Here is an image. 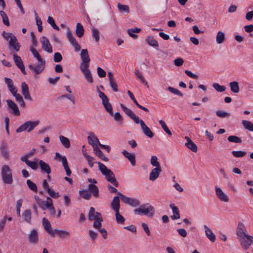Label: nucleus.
Segmentation results:
<instances>
[{
    "label": "nucleus",
    "mask_w": 253,
    "mask_h": 253,
    "mask_svg": "<svg viewBox=\"0 0 253 253\" xmlns=\"http://www.w3.org/2000/svg\"><path fill=\"white\" fill-rule=\"evenodd\" d=\"M242 124L245 129L250 131H253V124L251 122L247 120H243L242 121Z\"/></svg>",
    "instance_id": "obj_37"
},
{
    "label": "nucleus",
    "mask_w": 253,
    "mask_h": 253,
    "mask_svg": "<svg viewBox=\"0 0 253 253\" xmlns=\"http://www.w3.org/2000/svg\"><path fill=\"white\" fill-rule=\"evenodd\" d=\"M232 155L237 158H242L246 155V152L243 151H233Z\"/></svg>",
    "instance_id": "obj_56"
},
{
    "label": "nucleus",
    "mask_w": 253,
    "mask_h": 253,
    "mask_svg": "<svg viewBox=\"0 0 253 253\" xmlns=\"http://www.w3.org/2000/svg\"><path fill=\"white\" fill-rule=\"evenodd\" d=\"M169 206L173 212V215L170 216V218L172 220L179 219L180 218V214L178 208L175 206L174 204H171Z\"/></svg>",
    "instance_id": "obj_26"
},
{
    "label": "nucleus",
    "mask_w": 253,
    "mask_h": 253,
    "mask_svg": "<svg viewBox=\"0 0 253 253\" xmlns=\"http://www.w3.org/2000/svg\"><path fill=\"white\" fill-rule=\"evenodd\" d=\"M236 234L238 239L244 237L245 235H248V234H247V230L243 223H239L238 224L236 230Z\"/></svg>",
    "instance_id": "obj_18"
},
{
    "label": "nucleus",
    "mask_w": 253,
    "mask_h": 253,
    "mask_svg": "<svg viewBox=\"0 0 253 253\" xmlns=\"http://www.w3.org/2000/svg\"><path fill=\"white\" fill-rule=\"evenodd\" d=\"M42 225L45 230L48 234H49L52 236H54L55 235V232H54V230L50 229L51 225L49 221L45 217L42 218Z\"/></svg>",
    "instance_id": "obj_19"
},
{
    "label": "nucleus",
    "mask_w": 253,
    "mask_h": 253,
    "mask_svg": "<svg viewBox=\"0 0 253 253\" xmlns=\"http://www.w3.org/2000/svg\"><path fill=\"white\" fill-rule=\"evenodd\" d=\"M230 87L232 92L234 93H238L239 92V86L238 83L236 81H233L230 83Z\"/></svg>",
    "instance_id": "obj_38"
},
{
    "label": "nucleus",
    "mask_w": 253,
    "mask_h": 253,
    "mask_svg": "<svg viewBox=\"0 0 253 253\" xmlns=\"http://www.w3.org/2000/svg\"><path fill=\"white\" fill-rule=\"evenodd\" d=\"M215 191L216 196L221 201L225 203H227L229 201L228 196L223 192L220 188L215 186Z\"/></svg>",
    "instance_id": "obj_12"
},
{
    "label": "nucleus",
    "mask_w": 253,
    "mask_h": 253,
    "mask_svg": "<svg viewBox=\"0 0 253 253\" xmlns=\"http://www.w3.org/2000/svg\"><path fill=\"white\" fill-rule=\"evenodd\" d=\"M115 120L118 122L119 125H121L123 122V119L119 112H116L113 115Z\"/></svg>",
    "instance_id": "obj_51"
},
{
    "label": "nucleus",
    "mask_w": 253,
    "mask_h": 253,
    "mask_svg": "<svg viewBox=\"0 0 253 253\" xmlns=\"http://www.w3.org/2000/svg\"><path fill=\"white\" fill-rule=\"evenodd\" d=\"M140 30L141 29L140 28L136 27L134 28L128 29L126 32L130 37L135 39L137 38L138 36L134 34V33H138L140 31Z\"/></svg>",
    "instance_id": "obj_35"
},
{
    "label": "nucleus",
    "mask_w": 253,
    "mask_h": 253,
    "mask_svg": "<svg viewBox=\"0 0 253 253\" xmlns=\"http://www.w3.org/2000/svg\"><path fill=\"white\" fill-rule=\"evenodd\" d=\"M26 183L28 188L32 191L36 192H37L38 188L36 184L33 182L31 180L28 179Z\"/></svg>",
    "instance_id": "obj_44"
},
{
    "label": "nucleus",
    "mask_w": 253,
    "mask_h": 253,
    "mask_svg": "<svg viewBox=\"0 0 253 253\" xmlns=\"http://www.w3.org/2000/svg\"><path fill=\"white\" fill-rule=\"evenodd\" d=\"M30 51L33 53V56L37 58L38 61H42V60L43 59L41 58L40 54L36 48H35L33 46H31Z\"/></svg>",
    "instance_id": "obj_46"
},
{
    "label": "nucleus",
    "mask_w": 253,
    "mask_h": 253,
    "mask_svg": "<svg viewBox=\"0 0 253 253\" xmlns=\"http://www.w3.org/2000/svg\"><path fill=\"white\" fill-rule=\"evenodd\" d=\"M185 139L186 140L187 142L185 143V146L194 152L197 151V146L192 141V140L188 136H185Z\"/></svg>",
    "instance_id": "obj_20"
},
{
    "label": "nucleus",
    "mask_w": 253,
    "mask_h": 253,
    "mask_svg": "<svg viewBox=\"0 0 253 253\" xmlns=\"http://www.w3.org/2000/svg\"><path fill=\"white\" fill-rule=\"evenodd\" d=\"M8 44L10 48L13 50V52H14V50L17 52L20 49V45L18 42L16 37L13 34H11V39L9 41Z\"/></svg>",
    "instance_id": "obj_10"
},
{
    "label": "nucleus",
    "mask_w": 253,
    "mask_h": 253,
    "mask_svg": "<svg viewBox=\"0 0 253 253\" xmlns=\"http://www.w3.org/2000/svg\"><path fill=\"white\" fill-rule=\"evenodd\" d=\"M22 217L24 221L28 223H31L32 218V212L31 210H25L22 213Z\"/></svg>",
    "instance_id": "obj_28"
},
{
    "label": "nucleus",
    "mask_w": 253,
    "mask_h": 253,
    "mask_svg": "<svg viewBox=\"0 0 253 253\" xmlns=\"http://www.w3.org/2000/svg\"><path fill=\"white\" fill-rule=\"evenodd\" d=\"M116 220L117 223L123 224L125 221V218L120 214L119 211H115Z\"/></svg>",
    "instance_id": "obj_49"
},
{
    "label": "nucleus",
    "mask_w": 253,
    "mask_h": 253,
    "mask_svg": "<svg viewBox=\"0 0 253 253\" xmlns=\"http://www.w3.org/2000/svg\"><path fill=\"white\" fill-rule=\"evenodd\" d=\"M162 171L161 168H155L151 171L149 175V179L151 181H154L159 176Z\"/></svg>",
    "instance_id": "obj_21"
},
{
    "label": "nucleus",
    "mask_w": 253,
    "mask_h": 253,
    "mask_svg": "<svg viewBox=\"0 0 253 253\" xmlns=\"http://www.w3.org/2000/svg\"><path fill=\"white\" fill-rule=\"evenodd\" d=\"M212 86L216 90L219 92H223L225 90L224 86L220 85L217 83H214Z\"/></svg>",
    "instance_id": "obj_60"
},
{
    "label": "nucleus",
    "mask_w": 253,
    "mask_h": 253,
    "mask_svg": "<svg viewBox=\"0 0 253 253\" xmlns=\"http://www.w3.org/2000/svg\"><path fill=\"white\" fill-rule=\"evenodd\" d=\"M91 31L92 32V37L96 42H98L99 40V32L98 30L95 28H92Z\"/></svg>",
    "instance_id": "obj_54"
},
{
    "label": "nucleus",
    "mask_w": 253,
    "mask_h": 253,
    "mask_svg": "<svg viewBox=\"0 0 253 253\" xmlns=\"http://www.w3.org/2000/svg\"><path fill=\"white\" fill-rule=\"evenodd\" d=\"M39 236L38 232L35 229H32L29 234L28 240L33 245H36L38 242Z\"/></svg>",
    "instance_id": "obj_17"
},
{
    "label": "nucleus",
    "mask_w": 253,
    "mask_h": 253,
    "mask_svg": "<svg viewBox=\"0 0 253 253\" xmlns=\"http://www.w3.org/2000/svg\"><path fill=\"white\" fill-rule=\"evenodd\" d=\"M88 188V190L92 194L94 197L98 198L99 197V190L96 185L93 184H89Z\"/></svg>",
    "instance_id": "obj_31"
},
{
    "label": "nucleus",
    "mask_w": 253,
    "mask_h": 253,
    "mask_svg": "<svg viewBox=\"0 0 253 253\" xmlns=\"http://www.w3.org/2000/svg\"><path fill=\"white\" fill-rule=\"evenodd\" d=\"M67 38L70 43H72L76 40L75 37L73 36L71 30L69 28L67 29Z\"/></svg>",
    "instance_id": "obj_58"
},
{
    "label": "nucleus",
    "mask_w": 253,
    "mask_h": 253,
    "mask_svg": "<svg viewBox=\"0 0 253 253\" xmlns=\"http://www.w3.org/2000/svg\"><path fill=\"white\" fill-rule=\"evenodd\" d=\"M39 121H27L19 126L16 130L17 133H20L24 131H27L28 133L32 131L34 128L39 125Z\"/></svg>",
    "instance_id": "obj_4"
},
{
    "label": "nucleus",
    "mask_w": 253,
    "mask_h": 253,
    "mask_svg": "<svg viewBox=\"0 0 253 253\" xmlns=\"http://www.w3.org/2000/svg\"><path fill=\"white\" fill-rule=\"evenodd\" d=\"M47 22L52 27L53 29L57 31L59 30V27L56 25L54 20L52 17H48Z\"/></svg>",
    "instance_id": "obj_55"
},
{
    "label": "nucleus",
    "mask_w": 253,
    "mask_h": 253,
    "mask_svg": "<svg viewBox=\"0 0 253 253\" xmlns=\"http://www.w3.org/2000/svg\"><path fill=\"white\" fill-rule=\"evenodd\" d=\"M27 165L30 167L33 170H36L38 168V164L36 162H32L29 161L28 162Z\"/></svg>",
    "instance_id": "obj_64"
},
{
    "label": "nucleus",
    "mask_w": 253,
    "mask_h": 253,
    "mask_svg": "<svg viewBox=\"0 0 253 253\" xmlns=\"http://www.w3.org/2000/svg\"><path fill=\"white\" fill-rule=\"evenodd\" d=\"M134 212L139 214L147 215L149 217H152L155 214V208L149 203L141 205L140 208L134 210Z\"/></svg>",
    "instance_id": "obj_2"
},
{
    "label": "nucleus",
    "mask_w": 253,
    "mask_h": 253,
    "mask_svg": "<svg viewBox=\"0 0 253 253\" xmlns=\"http://www.w3.org/2000/svg\"><path fill=\"white\" fill-rule=\"evenodd\" d=\"M135 75L136 76L137 78L140 80L142 84H145L148 87L149 86L147 82L145 81L142 73L139 70L137 69L135 70Z\"/></svg>",
    "instance_id": "obj_34"
},
{
    "label": "nucleus",
    "mask_w": 253,
    "mask_h": 253,
    "mask_svg": "<svg viewBox=\"0 0 253 253\" xmlns=\"http://www.w3.org/2000/svg\"><path fill=\"white\" fill-rule=\"evenodd\" d=\"M89 67V62H82L79 66V68L86 80L90 84H92L93 82L91 72L88 69Z\"/></svg>",
    "instance_id": "obj_5"
},
{
    "label": "nucleus",
    "mask_w": 253,
    "mask_h": 253,
    "mask_svg": "<svg viewBox=\"0 0 253 253\" xmlns=\"http://www.w3.org/2000/svg\"><path fill=\"white\" fill-rule=\"evenodd\" d=\"M150 164L155 168H161L160 164L158 161V158L156 156H152L150 159Z\"/></svg>",
    "instance_id": "obj_45"
},
{
    "label": "nucleus",
    "mask_w": 253,
    "mask_h": 253,
    "mask_svg": "<svg viewBox=\"0 0 253 253\" xmlns=\"http://www.w3.org/2000/svg\"><path fill=\"white\" fill-rule=\"evenodd\" d=\"M54 232H55V234H56L61 238H68L70 236V233L66 230L55 229Z\"/></svg>",
    "instance_id": "obj_33"
},
{
    "label": "nucleus",
    "mask_w": 253,
    "mask_h": 253,
    "mask_svg": "<svg viewBox=\"0 0 253 253\" xmlns=\"http://www.w3.org/2000/svg\"><path fill=\"white\" fill-rule=\"evenodd\" d=\"M139 124H140L142 130L144 134L152 138L154 136V133L151 130L149 127H148L144 123V122L142 120H140L139 121Z\"/></svg>",
    "instance_id": "obj_14"
},
{
    "label": "nucleus",
    "mask_w": 253,
    "mask_h": 253,
    "mask_svg": "<svg viewBox=\"0 0 253 253\" xmlns=\"http://www.w3.org/2000/svg\"><path fill=\"white\" fill-rule=\"evenodd\" d=\"M120 106L123 111L129 116L133 121L136 124H139V121L140 120L139 117L136 116L130 109L126 107L124 104H121Z\"/></svg>",
    "instance_id": "obj_9"
},
{
    "label": "nucleus",
    "mask_w": 253,
    "mask_h": 253,
    "mask_svg": "<svg viewBox=\"0 0 253 253\" xmlns=\"http://www.w3.org/2000/svg\"><path fill=\"white\" fill-rule=\"evenodd\" d=\"M122 154L126 158H127L129 161V162H130L132 166L135 165V156L134 153H130L128 152L127 151L124 150L123 151Z\"/></svg>",
    "instance_id": "obj_23"
},
{
    "label": "nucleus",
    "mask_w": 253,
    "mask_h": 253,
    "mask_svg": "<svg viewBox=\"0 0 253 253\" xmlns=\"http://www.w3.org/2000/svg\"><path fill=\"white\" fill-rule=\"evenodd\" d=\"M41 42L42 44V47L44 50L47 52H52V48L49 40L45 37H42L41 38Z\"/></svg>",
    "instance_id": "obj_13"
},
{
    "label": "nucleus",
    "mask_w": 253,
    "mask_h": 253,
    "mask_svg": "<svg viewBox=\"0 0 253 253\" xmlns=\"http://www.w3.org/2000/svg\"><path fill=\"white\" fill-rule=\"evenodd\" d=\"M216 115L221 118H224L226 117H229L230 116L229 113H227L220 110H218L215 112Z\"/></svg>",
    "instance_id": "obj_50"
},
{
    "label": "nucleus",
    "mask_w": 253,
    "mask_h": 253,
    "mask_svg": "<svg viewBox=\"0 0 253 253\" xmlns=\"http://www.w3.org/2000/svg\"><path fill=\"white\" fill-rule=\"evenodd\" d=\"M80 55L82 62H90V59L88 55V51L86 49H83L81 50Z\"/></svg>",
    "instance_id": "obj_32"
},
{
    "label": "nucleus",
    "mask_w": 253,
    "mask_h": 253,
    "mask_svg": "<svg viewBox=\"0 0 253 253\" xmlns=\"http://www.w3.org/2000/svg\"><path fill=\"white\" fill-rule=\"evenodd\" d=\"M93 150L94 154L99 158L103 155V153L97 146H93Z\"/></svg>",
    "instance_id": "obj_62"
},
{
    "label": "nucleus",
    "mask_w": 253,
    "mask_h": 253,
    "mask_svg": "<svg viewBox=\"0 0 253 253\" xmlns=\"http://www.w3.org/2000/svg\"><path fill=\"white\" fill-rule=\"evenodd\" d=\"M39 164L42 172L49 174L51 173V169L49 166L42 160L39 162Z\"/></svg>",
    "instance_id": "obj_25"
},
{
    "label": "nucleus",
    "mask_w": 253,
    "mask_h": 253,
    "mask_svg": "<svg viewBox=\"0 0 253 253\" xmlns=\"http://www.w3.org/2000/svg\"><path fill=\"white\" fill-rule=\"evenodd\" d=\"M6 103L8 107L12 110L11 112L12 114L16 115L19 116L20 115V111L17 106V105L11 100L7 99Z\"/></svg>",
    "instance_id": "obj_16"
},
{
    "label": "nucleus",
    "mask_w": 253,
    "mask_h": 253,
    "mask_svg": "<svg viewBox=\"0 0 253 253\" xmlns=\"http://www.w3.org/2000/svg\"><path fill=\"white\" fill-rule=\"evenodd\" d=\"M4 82L7 85V87L11 92V93H14V92H17V88L14 85L12 80L8 78H4Z\"/></svg>",
    "instance_id": "obj_24"
},
{
    "label": "nucleus",
    "mask_w": 253,
    "mask_h": 253,
    "mask_svg": "<svg viewBox=\"0 0 253 253\" xmlns=\"http://www.w3.org/2000/svg\"><path fill=\"white\" fill-rule=\"evenodd\" d=\"M109 84L110 87L112 88V89L114 92L118 91V84L115 81V79L114 80L110 81Z\"/></svg>",
    "instance_id": "obj_61"
},
{
    "label": "nucleus",
    "mask_w": 253,
    "mask_h": 253,
    "mask_svg": "<svg viewBox=\"0 0 253 253\" xmlns=\"http://www.w3.org/2000/svg\"><path fill=\"white\" fill-rule=\"evenodd\" d=\"M35 199L36 203L39 205L40 207H41L43 210H44V206L45 205V201H42L40 197L38 196H35Z\"/></svg>",
    "instance_id": "obj_53"
},
{
    "label": "nucleus",
    "mask_w": 253,
    "mask_h": 253,
    "mask_svg": "<svg viewBox=\"0 0 253 253\" xmlns=\"http://www.w3.org/2000/svg\"><path fill=\"white\" fill-rule=\"evenodd\" d=\"M88 143L92 146L93 148V146H97L95 143L98 144L99 141L97 137L94 135L93 133H91L87 137Z\"/></svg>",
    "instance_id": "obj_30"
},
{
    "label": "nucleus",
    "mask_w": 253,
    "mask_h": 253,
    "mask_svg": "<svg viewBox=\"0 0 253 253\" xmlns=\"http://www.w3.org/2000/svg\"><path fill=\"white\" fill-rule=\"evenodd\" d=\"M99 97L102 99V103L105 110L111 115H113L112 106L109 102V99L104 93L97 89Z\"/></svg>",
    "instance_id": "obj_6"
},
{
    "label": "nucleus",
    "mask_w": 253,
    "mask_h": 253,
    "mask_svg": "<svg viewBox=\"0 0 253 253\" xmlns=\"http://www.w3.org/2000/svg\"><path fill=\"white\" fill-rule=\"evenodd\" d=\"M227 140L231 142H234L237 143H242V140L240 138L235 135H230L228 137Z\"/></svg>",
    "instance_id": "obj_47"
},
{
    "label": "nucleus",
    "mask_w": 253,
    "mask_h": 253,
    "mask_svg": "<svg viewBox=\"0 0 253 253\" xmlns=\"http://www.w3.org/2000/svg\"><path fill=\"white\" fill-rule=\"evenodd\" d=\"M146 42L151 46L157 48L159 46L158 41L154 38L153 36H148L145 40Z\"/></svg>",
    "instance_id": "obj_29"
},
{
    "label": "nucleus",
    "mask_w": 253,
    "mask_h": 253,
    "mask_svg": "<svg viewBox=\"0 0 253 253\" xmlns=\"http://www.w3.org/2000/svg\"><path fill=\"white\" fill-rule=\"evenodd\" d=\"M238 239L242 248L244 250H247L249 248L252 243H253V236L248 234Z\"/></svg>",
    "instance_id": "obj_7"
},
{
    "label": "nucleus",
    "mask_w": 253,
    "mask_h": 253,
    "mask_svg": "<svg viewBox=\"0 0 253 253\" xmlns=\"http://www.w3.org/2000/svg\"><path fill=\"white\" fill-rule=\"evenodd\" d=\"M6 147L7 145L4 143H3L0 147V153L2 156L5 159H7L9 157L8 153L6 150Z\"/></svg>",
    "instance_id": "obj_41"
},
{
    "label": "nucleus",
    "mask_w": 253,
    "mask_h": 253,
    "mask_svg": "<svg viewBox=\"0 0 253 253\" xmlns=\"http://www.w3.org/2000/svg\"><path fill=\"white\" fill-rule=\"evenodd\" d=\"M46 190L49 196L53 198H58L60 196L59 193L55 192L54 190L50 188H48Z\"/></svg>",
    "instance_id": "obj_52"
},
{
    "label": "nucleus",
    "mask_w": 253,
    "mask_h": 253,
    "mask_svg": "<svg viewBox=\"0 0 253 253\" xmlns=\"http://www.w3.org/2000/svg\"><path fill=\"white\" fill-rule=\"evenodd\" d=\"M112 209L115 211H119L120 209V199L118 196H115L111 204Z\"/></svg>",
    "instance_id": "obj_27"
},
{
    "label": "nucleus",
    "mask_w": 253,
    "mask_h": 253,
    "mask_svg": "<svg viewBox=\"0 0 253 253\" xmlns=\"http://www.w3.org/2000/svg\"><path fill=\"white\" fill-rule=\"evenodd\" d=\"M13 60L16 64V65L20 69L22 73L24 75L26 74V72L25 70V67L24 64H23L22 60L21 57L19 56L13 54Z\"/></svg>",
    "instance_id": "obj_15"
},
{
    "label": "nucleus",
    "mask_w": 253,
    "mask_h": 253,
    "mask_svg": "<svg viewBox=\"0 0 253 253\" xmlns=\"http://www.w3.org/2000/svg\"><path fill=\"white\" fill-rule=\"evenodd\" d=\"M118 8L119 10L121 12H125L126 13H129V7L128 5H123L121 4L120 3H118Z\"/></svg>",
    "instance_id": "obj_43"
},
{
    "label": "nucleus",
    "mask_w": 253,
    "mask_h": 253,
    "mask_svg": "<svg viewBox=\"0 0 253 253\" xmlns=\"http://www.w3.org/2000/svg\"><path fill=\"white\" fill-rule=\"evenodd\" d=\"M140 204V203L138 200L130 198L127 205L133 207H136L139 206Z\"/></svg>",
    "instance_id": "obj_48"
},
{
    "label": "nucleus",
    "mask_w": 253,
    "mask_h": 253,
    "mask_svg": "<svg viewBox=\"0 0 253 253\" xmlns=\"http://www.w3.org/2000/svg\"><path fill=\"white\" fill-rule=\"evenodd\" d=\"M79 193L81 196L85 200H89L90 198L91 194L87 191H80Z\"/></svg>",
    "instance_id": "obj_57"
},
{
    "label": "nucleus",
    "mask_w": 253,
    "mask_h": 253,
    "mask_svg": "<svg viewBox=\"0 0 253 253\" xmlns=\"http://www.w3.org/2000/svg\"><path fill=\"white\" fill-rule=\"evenodd\" d=\"M168 89L171 93L176 94L179 96L182 97L183 96V94L177 89L174 88L171 86H169L168 87Z\"/></svg>",
    "instance_id": "obj_59"
},
{
    "label": "nucleus",
    "mask_w": 253,
    "mask_h": 253,
    "mask_svg": "<svg viewBox=\"0 0 253 253\" xmlns=\"http://www.w3.org/2000/svg\"><path fill=\"white\" fill-rule=\"evenodd\" d=\"M1 177L2 182L6 184H11L13 182V176L11 169L6 165L1 167Z\"/></svg>",
    "instance_id": "obj_3"
},
{
    "label": "nucleus",
    "mask_w": 253,
    "mask_h": 253,
    "mask_svg": "<svg viewBox=\"0 0 253 253\" xmlns=\"http://www.w3.org/2000/svg\"><path fill=\"white\" fill-rule=\"evenodd\" d=\"M99 169L101 172V173L105 176L106 179L107 181L110 182L115 187L119 186L118 182L117 181L115 174L112 171L107 168V167L102 163L98 162Z\"/></svg>",
    "instance_id": "obj_1"
},
{
    "label": "nucleus",
    "mask_w": 253,
    "mask_h": 253,
    "mask_svg": "<svg viewBox=\"0 0 253 253\" xmlns=\"http://www.w3.org/2000/svg\"><path fill=\"white\" fill-rule=\"evenodd\" d=\"M21 92L24 96V98L26 100H29L30 101H32V98L30 94L29 87L28 85L25 82H23L21 83Z\"/></svg>",
    "instance_id": "obj_11"
},
{
    "label": "nucleus",
    "mask_w": 253,
    "mask_h": 253,
    "mask_svg": "<svg viewBox=\"0 0 253 253\" xmlns=\"http://www.w3.org/2000/svg\"><path fill=\"white\" fill-rule=\"evenodd\" d=\"M204 228L205 229V234L207 238L211 242H214L215 241V235L213 234L211 229L206 225L204 226Z\"/></svg>",
    "instance_id": "obj_22"
},
{
    "label": "nucleus",
    "mask_w": 253,
    "mask_h": 253,
    "mask_svg": "<svg viewBox=\"0 0 253 253\" xmlns=\"http://www.w3.org/2000/svg\"><path fill=\"white\" fill-rule=\"evenodd\" d=\"M59 139L62 144L66 148H69L70 147V142L69 139L63 135L59 136Z\"/></svg>",
    "instance_id": "obj_40"
},
{
    "label": "nucleus",
    "mask_w": 253,
    "mask_h": 253,
    "mask_svg": "<svg viewBox=\"0 0 253 253\" xmlns=\"http://www.w3.org/2000/svg\"><path fill=\"white\" fill-rule=\"evenodd\" d=\"M39 64L36 66H33L31 64L28 66L29 68L37 75L41 73L45 68V60H42V61H39Z\"/></svg>",
    "instance_id": "obj_8"
},
{
    "label": "nucleus",
    "mask_w": 253,
    "mask_h": 253,
    "mask_svg": "<svg viewBox=\"0 0 253 253\" xmlns=\"http://www.w3.org/2000/svg\"><path fill=\"white\" fill-rule=\"evenodd\" d=\"M0 15L1 17H2V22H3V24L7 26H9V19H8V17L7 16V14H6V13L3 11H0Z\"/></svg>",
    "instance_id": "obj_42"
},
{
    "label": "nucleus",
    "mask_w": 253,
    "mask_h": 253,
    "mask_svg": "<svg viewBox=\"0 0 253 253\" xmlns=\"http://www.w3.org/2000/svg\"><path fill=\"white\" fill-rule=\"evenodd\" d=\"M225 39V35L223 32L219 31L217 32L216 36V42L218 44L223 43Z\"/></svg>",
    "instance_id": "obj_39"
},
{
    "label": "nucleus",
    "mask_w": 253,
    "mask_h": 253,
    "mask_svg": "<svg viewBox=\"0 0 253 253\" xmlns=\"http://www.w3.org/2000/svg\"><path fill=\"white\" fill-rule=\"evenodd\" d=\"M84 34V29L82 25L78 23L76 27V34L79 38H81L83 36Z\"/></svg>",
    "instance_id": "obj_36"
},
{
    "label": "nucleus",
    "mask_w": 253,
    "mask_h": 253,
    "mask_svg": "<svg viewBox=\"0 0 253 253\" xmlns=\"http://www.w3.org/2000/svg\"><path fill=\"white\" fill-rule=\"evenodd\" d=\"M117 194L120 196L122 202L126 204H128L129 197L124 195L120 192H117Z\"/></svg>",
    "instance_id": "obj_63"
}]
</instances>
